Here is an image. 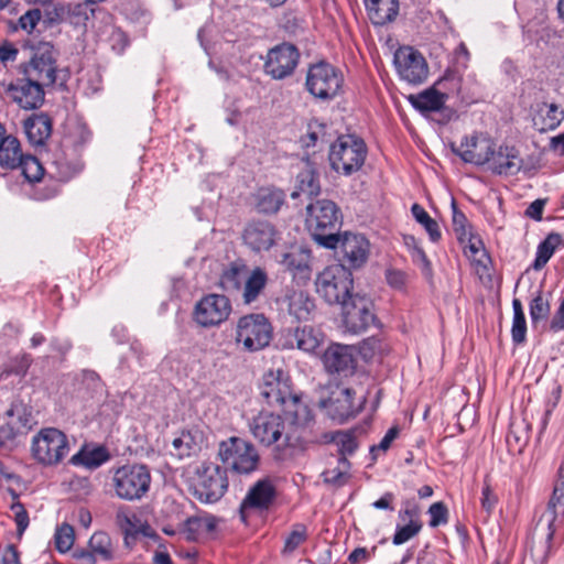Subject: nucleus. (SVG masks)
<instances>
[{
    "label": "nucleus",
    "instance_id": "nucleus-1",
    "mask_svg": "<svg viewBox=\"0 0 564 564\" xmlns=\"http://www.w3.org/2000/svg\"><path fill=\"white\" fill-rule=\"evenodd\" d=\"M283 415L261 411L250 422L252 436L263 446L278 444L281 460L292 459L315 442L314 417L306 403L293 399Z\"/></svg>",
    "mask_w": 564,
    "mask_h": 564
},
{
    "label": "nucleus",
    "instance_id": "nucleus-2",
    "mask_svg": "<svg viewBox=\"0 0 564 564\" xmlns=\"http://www.w3.org/2000/svg\"><path fill=\"white\" fill-rule=\"evenodd\" d=\"M306 227L313 239L328 249H336L339 242L337 229L340 225V210L329 199H318L306 207Z\"/></svg>",
    "mask_w": 564,
    "mask_h": 564
},
{
    "label": "nucleus",
    "instance_id": "nucleus-3",
    "mask_svg": "<svg viewBox=\"0 0 564 564\" xmlns=\"http://www.w3.org/2000/svg\"><path fill=\"white\" fill-rule=\"evenodd\" d=\"M30 452L39 465L55 467L68 456L70 444L63 431L43 427L32 437Z\"/></svg>",
    "mask_w": 564,
    "mask_h": 564
},
{
    "label": "nucleus",
    "instance_id": "nucleus-4",
    "mask_svg": "<svg viewBox=\"0 0 564 564\" xmlns=\"http://www.w3.org/2000/svg\"><path fill=\"white\" fill-rule=\"evenodd\" d=\"M354 278L344 264H332L315 279L316 293L329 305H341L352 294Z\"/></svg>",
    "mask_w": 564,
    "mask_h": 564
},
{
    "label": "nucleus",
    "instance_id": "nucleus-5",
    "mask_svg": "<svg viewBox=\"0 0 564 564\" xmlns=\"http://www.w3.org/2000/svg\"><path fill=\"white\" fill-rule=\"evenodd\" d=\"M366 155L367 148L362 139L344 134L332 144L328 159L334 171L350 175L364 165Z\"/></svg>",
    "mask_w": 564,
    "mask_h": 564
},
{
    "label": "nucleus",
    "instance_id": "nucleus-6",
    "mask_svg": "<svg viewBox=\"0 0 564 564\" xmlns=\"http://www.w3.org/2000/svg\"><path fill=\"white\" fill-rule=\"evenodd\" d=\"M151 474L145 465L127 464L113 471L112 486L118 498L127 501L142 499L150 489Z\"/></svg>",
    "mask_w": 564,
    "mask_h": 564
},
{
    "label": "nucleus",
    "instance_id": "nucleus-7",
    "mask_svg": "<svg viewBox=\"0 0 564 564\" xmlns=\"http://www.w3.org/2000/svg\"><path fill=\"white\" fill-rule=\"evenodd\" d=\"M32 426L31 411L22 403L12 404L0 420V447L9 451L17 448Z\"/></svg>",
    "mask_w": 564,
    "mask_h": 564
},
{
    "label": "nucleus",
    "instance_id": "nucleus-8",
    "mask_svg": "<svg viewBox=\"0 0 564 564\" xmlns=\"http://www.w3.org/2000/svg\"><path fill=\"white\" fill-rule=\"evenodd\" d=\"M218 456L226 468L237 474H250L259 464V454L256 447L240 437H229L219 444Z\"/></svg>",
    "mask_w": 564,
    "mask_h": 564
},
{
    "label": "nucleus",
    "instance_id": "nucleus-9",
    "mask_svg": "<svg viewBox=\"0 0 564 564\" xmlns=\"http://www.w3.org/2000/svg\"><path fill=\"white\" fill-rule=\"evenodd\" d=\"M272 338V327L263 314L240 317L236 326V343L246 351H258L267 347Z\"/></svg>",
    "mask_w": 564,
    "mask_h": 564
},
{
    "label": "nucleus",
    "instance_id": "nucleus-10",
    "mask_svg": "<svg viewBox=\"0 0 564 564\" xmlns=\"http://www.w3.org/2000/svg\"><path fill=\"white\" fill-rule=\"evenodd\" d=\"M356 394L354 389L337 384L332 388L327 398L319 400V406L333 420L343 423L356 416L364 409L366 395L357 397Z\"/></svg>",
    "mask_w": 564,
    "mask_h": 564
},
{
    "label": "nucleus",
    "instance_id": "nucleus-11",
    "mask_svg": "<svg viewBox=\"0 0 564 564\" xmlns=\"http://www.w3.org/2000/svg\"><path fill=\"white\" fill-rule=\"evenodd\" d=\"M228 489L226 468L208 462L197 469L194 495L203 502L218 501Z\"/></svg>",
    "mask_w": 564,
    "mask_h": 564
},
{
    "label": "nucleus",
    "instance_id": "nucleus-12",
    "mask_svg": "<svg viewBox=\"0 0 564 564\" xmlns=\"http://www.w3.org/2000/svg\"><path fill=\"white\" fill-rule=\"evenodd\" d=\"M259 389L261 398L269 406H281L285 411L293 399L304 403L299 395L292 393L290 377L282 369L267 371Z\"/></svg>",
    "mask_w": 564,
    "mask_h": 564
},
{
    "label": "nucleus",
    "instance_id": "nucleus-13",
    "mask_svg": "<svg viewBox=\"0 0 564 564\" xmlns=\"http://www.w3.org/2000/svg\"><path fill=\"white\" fill-rule=\"evenodd\" d=\"M340 307L344 327L351 334L366 332L376 321L372 302L366 296L355 294Z\"/></svg>",
    "mask_w": 564,
    "mask_h": 564
},
{
    "label": "nucleus",
    "instance_id": "nucleus-14",
    "mask_svg": "<svg viewBox=\"0 0 564 564\" xmlns=\"http://www.w3.org/2000/svg\"><path fill=\"white\" fill-rule=\"evenodd\" d=\"M230 313L231 304L227 296L208 294L196 303L193 317L203 327H214L227 321Z\"/></svg>",
    "mask_w": 564,
    "mask_h": 564
},
{
    "label": "nucleus",
    "instance_id": "nucleus-15",
    "mask_svg": "<svg viewBox=\"0 0 564 564\" xmlns=\"http://www.w3.org/2000/svg\"><path fill=\"white\" fill-rule=\"evenodd\" d=\"M278 263L289 272L293 280L306 283L313 272V256L308 248L292 246L276 258Z\"/></svg>",
    "mask_w": 564,
    "mask_h": 564
},
{
    "label": "nucleus",
    "instance_id": "nucleus-16",
    "mask_svg": "<svg viewBox=\"0 0 564 564\" xmlns=\"http://www.w3.org/2000/svg\"><path fill=\"white\" fill-rule=\"evenodd\" d=\"M8 97L20 108L33 110L44 102V90L40 83L29 78H18L6 89Z\"/></svg>",
    "mask_w": 564,
    "mask_h": 564
},
{
    "label": "nucleus",
    "instance_id": "nucleus-17",
    "mask_svg": "<svg viewBox=\"0 0 564 564\" xmlns=\"http://www.w3.org/2000/svg\"><path fill=\"white\" fill-rule=\"evenodd\" d=\"M494 145L495 142L491 138L479 133L465 137L459 147L454 149V152L466 163L484 165L489 162Z\"/></svg>",
    "mask_w": 564,
    "mask_h": 564
},
{
    "label": "nucleus",
    "instance_id": "nucleus-18",
    "mask_svg": "<svg viewBox=\"0 0 564 564\" xmlns=\"http://www.w3.org/2000/svg\"><path fill=\"white\" fill-rule=\"evenodd\" d=\"M325 370L347 377L352 375L356 368L355 348L348 345L332 344L322 356Z\"/></svg>",
    "mask_w": 564,
    "mask_h": 564
},
{
    "label": "nucleus",
    "instance_id": "nucleus-19",
    "mask_svg": "<svg viewBox=\"0 0 564 564\" xmlns=\"http://www.w3.org/2000/svg\"><path fill=\"white\" fill-rule=\"evenodd\" d=\"M276 239L274 226L267 220H252L247 224L242 232V240L252 251L269 250Z\"/></svg>",
    "mask_w": 564,
    "mask_h": 564
},
{
    "label": "nucleus",
    "instance_id": "nucleus-20",
    "mask_svg": "<svg viewBox=\"0 0 564 564\" xmlns=\"http://www.w3.org/2000/svg\"><path fill=\"white\" fill-rule=\"evenodd\" d=\"M337 247L340 249L343 260L351 268H360L367 261L369 242L362 235L345 232L339 236Z\"/></svg>",
    "mask_w": 564,
    "mask_h": 564
},
{
    "label": "nucleus",
    "instance_id": "nucleus-21",
    "mask_svg": "<svg viewBox=\"0 0 564 564\" xmlns=\"http://www.w3.org/2000/svg\"><path fill=\"white\" fill-rule=\"evenodd\" d=\"M343 73H307L306 87L316 98L330 99L340 90Z\"/></svg>",
    "mask_w": 564,
    "mask_h": 564
},
{
    "label": "nucleus",
    "instance_id": "nucleus-22",
    "mask_svg": "<svg viewBox=\"0 0 564 564\" xmlns=\"http://www.w3.org/2000/svg\"><path fill=\"white\" fill-rule=\"evenodd\" d=\"M486 164L492 173L499 175H514L523 165V161L519 155V151L513 147H499L494 145L492 155Z\"/></svg>",
    "mask_w": 564,
    "mask_h": 564
},
{
    "label": "nucleus",
    "instance_id": "nucleus-23",
    "mask_svg": "<svg viewBox=\"0 0 564 564\" xmlns=\"http://www.w3.org/2000/svg\"><path fill=\"white\" fill-rule=\"evenodd\" d=\"M275 497V487L269 478L258 480L241 502V512L248 509H267Z\"/></svg>",
    "mask_w": 564,
    "mask_h": 564
},
{
    "label": "nucleus",
    "instance_id": "nucleus-24",
    "mask_svg": "<svg viewBox=\"0 0 564 564\" xmlns=\"http://www.w3.org/2000/svg\"><path fill=\"white\" fill-rule=\"evenodd\" d=\"M299 58L297 48L290 43H283L268 52L264 65L269 70H294Z\"/></svg>",
    "mask_w": 564,
    "mask_h": 564
},
{
    "label": "nucleus",
    "instance_id": "nucleus-25",
    "mask_svg": "<svg viewBox=\"0 0 564 564\" xmlns=\"http://www.w3.org/2000/svg\"><path fill=\"white\" fill-rule=\"evenodd\" d=\"M447 98V94L438 91L434 86L406 97L411 106L422 115L442 111Z\"/></svg>",
    "mask_w": 564,
    "mask_h": 564
},
{
    "label": "nucleus",
    "instance_id": "nucleus-26",
    "mask_svg": "<svg viewBox=\"0 0 564 564\" xmlns=\"http://www.w3.org/2000/svg\"><path fill=\"white\" fill-rule=\"evenodd\" d=\"M217 521L214 516L198 514L189 517L183 525L181 533L187 541H200L209 536L216 529Z\"/></svg>",
    "mask_w": 564,
    "mask_h": 564
},
{
    "label": "nucleus",
    "instance_id": "nucleus-27",
    "mask_svg": "<svg viewBox=\"0 0 564 564\" xmlns=\"http://www.w3.org/2000/svg\"><path fill=\"white\" fill-rule=\"evenodd\" d=\"M564 119V110L554 102H541L536 105L533 115V126L540 131L553 130Z\"/></svg>",
    "mask_w": 564,
    "mask_h": 564
},
{
    "label": "nucleus",
    "instance_id": "nucleus-28",
    "mask_svg": "<svg viewBox=\"0 0 564 564\" xmlns=\"http://www.w3.org/2000/svg\"><path fill=\"white\" fill-rule=\"evenodd\" d=\"M370 21L376 25H384L393 21L399 13L398 0H365Z\"/></svg>",
    "mask_w": 564,
    "mask_h": 564
},
{
    "label": "nucleus",
    "instance_id": "nucleus-29",
    "mask_svg": "<svg viewBox=\"0 0 564 564\" xmlns=\"http://www.w3.org/2000/svg\"><path fill=\"white\" fill-rule=\"evenodd\" d=\"M116 522L126 534V540L138 535L151 536L152 529L148 523L142 522L138 516L127 508L119 509L116 514Z\"/></svg>",
    "mask_w": 564,
    "mask_h": 564
},
{
    "label": "nucleus",
    "instance_id": "nucleus-30",
    "mask_svg": "<svg viewBox=\"0 0 564 564\" xmlns=\"http://www.w3.org/2000/svg\"><path fill=\"white\" fill-rule=\"evenodd\" d=\"M24 131L32 144L41 145L51 135V119L46 115H34L24 121Z\"/></svg>",
    "mask_w": 564,
    "mask_h": 564
},
{
    "label": "nucleus",
    "instance_id": "nucleus-31",
    "mask_svg": "<svg viewBox=\"0 0 564 564\" xmlns=\"http://www.w3.org/2000/svg\"><path fill=\"white\" fill-rule=\"evenodd\" d=\"M398 70H424L427 68L424 56L412 46H401L393 55Z\"/></svg>",
    "mask_w": 564,
    "mask_h": 564
},
{
    "label": "nucleus",
    "instance_id": "nucleus-32",
    "mask_svg": "<svg viewBox=\"0 0 564 564\" xmlns=\"http://www.w3.org/2000/svg\"><path fill=\"white\" fill-rule=\"evenodd\" d=\"M247 275V264L241 260L234 261L223 271L220 285L228 292L241 291L242 282H245Z\"/></svg>",
    "mask_w": 564,
    "mask_h": 564
},
{
    "label": "nucleus",
    "instance_id": "nucleus-33",
    "mask_svg": "<svg viewBox=\"0 0 564 564\" xmlns=\"http://www.w3.org/2000/svg\"><path fill=\"white\" fill-rule=\"evenodd\" d=\"M319 192L318 174L310 163H306L305 167L296 176V191L291 196L296 198L303 194L313 197L317 196Z\"/></svg>",
    "mask_w": 564,
    "mask_h": 564
},
{
    "label": "nucleus",
    "instance_id": "nucleus-34",
    "mask_svg": "<svg viewBox=\"0 0 564 564\" xmlns=\"http://www.w3.org/2000/svg\"><path fill=\"white\" fill-rule=\"evenodd\" d=\"M267 283L268 275L262 268L257 267L248 273L243 286L241 288L243 303L251 304L254 302L264 290Z\"/></svg>",
    "mask_w": 564,
    "mask_h": 564
},
{
    "label": "nucleus",
    "instance_id": "nucleus-35",
    "mask_svg": "<svg viewBox=\"0 0 564 564\" xmlns=\"http://www.w3.org/2000/svg\"><path fill=\"white\" fill-rule=\"evenodd\" d=\"M293 337L296 347L307 354H315L324 340L323 333L310 325L297 327Z\"/></svg>",
    "mask_w": 564,
    "mask_h": 564
},
{
    "label": "nucleus",
    "instance_id": "nucleus-36",
    "mask_svg": "<svg viewBox=\"0 0 564 564\" xmlns=\"http://www.w3.org/2000/svg\"><path fill=\"white\" fill-rule=\"evenodd\" d=\"M285 200L283 191L273 187L261 188L257 195V209L263 214H275Z\"/></svg>",
    "mask_w": 564,
    "mask_h": 564
},
{
    "label": "nucleus",
    "instance_id": "nucleus-37",
    "mask_svg": "<svg viewBox=\"0 0 564 564\" xmlns=\"http://www.w3.org/2000/svg\"><path fill=\"white\" fill-rule=\"evenodd\" d=\"M109 458L108 451L102 446H98L93 449L79 451L72 456L70 463L73 465H82L88 469H96L108 462Z\"/></svg>",
    "mask_w": 564,
    "mask_h": 564
},
{
    "label": "nucleus",
    "instance_id": "nucleus-38",
    "mask_svg": "<svg viewBox=\"0 0 564 564\" xmlns=\"http://www.w3.org/2000/svg\"><path fill=\"white\" fill-rule=\"evenodd\" d=\"M23 156L19 140L13 135L6 137L0 142V166L17 169L19 160Z\"/></svg>",
    "mask_w": 564,
    "mask_h": 564
},
{
    "label": "nucleus",
    "instance_id": "nucleus-39",
    "mask_svg": "<svg viewBox=\"0 0 564 564\" xmlns=\"http://www.w3.org/2000/svg\"><path fill=\"white\" fill-rule=\"evenodd\" d=\"M561 242L562 236L560 234H549L547 237L542 242H540L536 248L535 259L532 263V268L535 271L543 269Z\"/></svg>",
    "mask_w": 564,
    "mask_h": 564
},
{
    "label": "nucleus",
    "instance_id": "nucleus-40",
    "mask_svg": "<svg viewBox=\"0 0 564 564\" xmlns=\"http://www.w3.org/2000/svg\"><path fill=\"white\" fill-rule=\"evenodd\" d=\"M551 312V303L543 291L540 289L535 292L529 303V314L532 327L536 328L541 323H545Z\"/></svg>",
    "mask_w": 564,
    "mask_h": 564
},
{
    "label": "nucleus",
    "instance_id": "nucleus-41",
    "mask_svg": "<svg viewBox=\"0 0 564 564\" xmlns=\"http://www.w3.org/2000/svg\"><path fill=\"white\" fill-rule=\"evenodd\" d=\"M314 308V300L303 291L294 292L289 297V312L299 321L308 319Z\"/></svg>",
    "mask_w": 564,
    "mask_h": 564
},
{
    "label": "nucleus",
    "instance_id": "nucleus-42",
    "mask_svg": "<svg viewBox=\"0 0 564 564\" xmlns=\"http://www.w3.org/2000/svg\"><path fill=\"white\" fill-rule=\"evenodd\" d=\"M350 462L346 457H339L334 467L323 471L324 481L337 487L344 486L350 478Z\"/></svg>",
    "mask_w": 564,
    "mask_h": 564
},
{
    "label": "nucleus",
    "instance_id": "nucleus-43",
    "mask_svg": "<svg viewBox=\"0 0 564 564\" xmlns=\"http://www.w3.org/2000/svg\"><path fill=\"white\" fill-rule=\"evenodd\" d=\"M512 311L511 338L516 345H521L527 338V321L522 303L519 299H513Z\"/></svg>",
    "mask_w": 564,
    "mask_h": 564
},
{
    "label": "nucleus",
    "instance_id": "nucleus-44",
    "mask_svg": "<svg viewBox=\"0 0 564 564\" xmlns=\"http://www.w3.org/2000/svg\"><path fill=\"white\" fill-rule=\"evenodd\" d=\"M55 51L48 43H41L33 52L31 65L34 70H55Z\"/></svg>",
    "mask_w": 564,
    "mask_h": 564
},
{
    "label": "nucleus",
    "instance_id": "nucleus-45",
    "mask_svg": "<svg viewBox=\"0 0 564 564\" xmlns=\"http://www.w3.org/2000/svg\"><path fill=\"white\" fill-rule=\"evenodd\" d=\"M89 549L94 556L104 561H109L113 557L111 539L106 532H95L89 540Z\"/></svg>",
    "mask_w": 564,
    "mask_h": 564
},
{
    "label": "nucleus",
    "instance_id": "nucleus-46",
    "mask_svg": "<svg viewBox=\"0 0 564 564\" xmlns=\"http://www.w3.org/2000/svg\"><path fill=\"white\" fill-rule=\"evenodd\" d=\"M411 213L415 220L424 227L431 241L437 242L441 239L442 234L436 220L431 218V216L420 204H413L411 207Z\"/></svg>",
    "mask_w": 564,
    "mask_h": 564
},
{
    "label": "nucleus",
    "instance_id": "nucleus-47",
    "mask_svg": "<svg viewBox=\"0 0 564 564\" xmlns=\"http://www.w3.org/2000/svg\"><path fill=\"white\" fill-rule=\"evenodd\" d=\"M18 167L21 170L24 178L30 183L41 181L44 174L42 164L32 155H23L18 162Z\"/></svg>",
    "mask_w": 564,
    "mask_h": 564
},
{
    "label": "nucleus",
    "instance_id": "nucleus-48",
    "mask_svg": "<svg viewBox=\"0 0 564 564\" xmlns=\"http://www.w3.org/2000/svg\"><path fill=\"white\" fill-rule=\"evenodd\" d=\"M452 227L456 235L457 240L460 243H465L466 238L469 237L471 231V226L463 212H460L456 205V202L452 199Z\"/></svg>",
    "mask_w": 564,
    "mask_h": 564
},
{
    "label": "nucleus",
    "instance_id": "nucleus-49",
    "mask_svg": "<svg viewBox=\"0 0 564 564\" xmlns=\"http://www.w3.org/2000/svg\"><path fill=\"white\" fill-rule=\"evenodd\" d=\"M422 529L421 520L409 521L406 524H398L392 538L394 545H401L414 538Z\"/></svg>",
    "mask_w": 564,
    "mask_h": 564
},
{
    "label": "nucleus",
    "instance_id": "nucleus-50",
    "mask_svg": "<svg viewBox=\"0 0 564 564\" xmlns=\"http://www.w3.org/2000/svg\"><path fill=\"white\" fill-rule=\"evenodd\" d=\"M54 539L55 546L61 553L68 552L75 541V532L73 527L67 523H63L56 529Z\"/></svg>",
    "mask_w": 564,
    "mask_h": 564
},
{
    "label": "nucleus",
    "instance_id": "nucleus-51",
    "mask_svg": "<svg viewBox=\"0 0 564 564\" xmlns=\"http://www.w3.org/2000/svg\"><path fill=\"white\" fill-rule=\"evenodd\" d=\"M333 442L337 446L340 457L351 455L358 446L352 432H337L333 436Z\"/></svg>",
    "mask_w": 564,
    "mask_h": 564
},
{
    "label": "nucleus",
    "instance_id": "nucleus-52",
    "mask_svg": "<svg viewBox=\"0 0 564 564\" xmlns=\"http://www.w3.org/2000/svg\"><path fill=\"white\" fill-rule=\"evenodd\" d=\"M324 135H325V126L317 121H312L307 126L306 133L301 137V143L305 148H314L317 145V142Z\"/></svg>",
    "mask_w": 564,
    "mask_h": 564
},
{
    "label": "nucleus",
    "instance_id": "nucleus-53",
    "mask_svg": "<svg viewBox=\"0 0 564 564\" xmlns=\"http://www.w3.org/2000/svg\"><path fill=\"white\" fill-rule=\"evenodd\" d=\"M306 527L304 524H295L285 540L284 551L292 553L306 540Z\"/></svg>",
    "mask_w": 564,
    "mask_h": 564
},
{
    "label": "nucleus",
    "instance_id": "nucleus-54",
    "mask_svg": "<svg viewBox=\"0 0 564 564\" xmlns=\"http://www.w3.org/2000/svg\"><path fill=\"white\" fill-rule=\"evenodd\" d=\"M10 511L12 512V518L17 524L18 534L22 535L30 523L29 513L20 501H14L10 506Z\"/></svg>",
    "mask_w": 564,
    "mask_h": 564
},
{
    "label": "nucleus",
    "instance_id": "nucleus-55",
    "mask_svg": "<svg viewBox=\"0 0 564 564\" xmlns=\"http://www.w3.org/2000/svg\"><path fill=\"white\" fill-rule=\"evenodd\" d=\"M465 253L471 258L475 261L480 262L481 260L478 258V256L485 257V248L484 242L480 238L475 236L473 232L469 235L468 238H466L465 241Z\"/></svg>",
    "mask_w": 564,
    "mask_h": 564
},
{
    "label": "nucleus",
    "instance_id": "nucleus-56",
    "mask_svg": "<svg viewBox=\"0 0 564 564\" xmlns=\"http://www.w3.org/2000/svg\"><path fill=\"white\" fill-rule=\"evenodd\" d=\"M41 18L42 13L40 9H30L20 17L18 26L30 34L35 29Z\"/></svg>",
    "mask_w": 564,
    "mask_h": 564
},
{
    "label": "nucleus",
    "instance_id": "nucleus-57",
    "mask_svg": "<svg viewBox=\"0 0 564 564\" xmlns=\"http://www.w3.org/2000/svg\"><path fill=\"white\" fill-rule=\"evenodd\" d=\"M429 514L431 517L429 524L432 528H436L447 522L448 511L443 502H434L431 505L429 508Z\"/></svg>",
    "mask_w": 564,
    "mask_h": 564
},
{
    "label": "nucleus",
    "instance_id": "nucleus-58",
    "mask_svg": "<svg viewBox=\"0 0 564 564\" xmlns=\"http://www.w3.org/2000/svg\"><path fill=\"white\" fill-rule=\"evenodd\" d=\"M497 502L498 498L495 495L491 486L487 481H485L484 487L481 489L480 505L482 510L487 513V516H490L492 513Z\"/></svg>",
    "mask_w": 564,
    "mask_h": 564
},
{
    "label": "nucleus",
    "instance_id": "nucleus-59",
    "mask_svg": "<svg viewBox=\"0 0 564 564\" xmlns=\"http://www.w3.org/2000/svg\"><path fill=\"white\" fill-rule=\"evenodd\" d=\"M387 283L395 290H404L408 283V274L399 269H388L386 271Z\"/></svg>",
    "mask_w": 564,
    "mask_h": 564
},
{
    "label": "nucleus",
    "instance_id": "nucleus-60",
    "mask_svg": "<svg viewBox=\"0 0 564 564\" xmlns=\"http://www.w3.org/2000/svg\"><path fill=\"white\" fill-rule=\"evenodd\" d=\"M544 329L554 334L564 330V297L551 317L550 323L544 325Z\"/></svg>",
    "mask_w": 564,
    "mask_h": 564
},
{
    "label": "nucleus",
    "instance_id": "nucleus-61",
    "mask_svg": "<svg viewBox=\"0 0 564 564\" xmlns=\"http://www.w3.org/2000/svg\"><path fill=\"white\" fill-rule=\"evenodd\" d=\"M377 551V546H372L370 550L366 547H356L348 556L350 564H360L369 561Z\"/></svg>",
    "mask_w": 564,
    "mask_h": 564
},
{
    "label": "nucleus",
    "instance_id": "nucleus-62",
    "mask_svg": "<svg viewBox=\"0 0 564 564\" xmlns=\"http://www.w3.org/2000/svg\"><path fill=\"white\" fill-rule=\"evenodd\" d=\"M19 50L9 42H4L0 45V62L3 67H8L10 63L18 58Z\"/></svg>",
    "mask_w": 564,
    "mask_h": 564
},
{
    "label": "nucleus",
    "instance_id": "nucleus-63",
    "mask_svg": "<svg viewBox=\"0 0 564 564\" xmlns=\"http://www.w3.org/2000/svg\"><path fill=\"white\" fill-rule=\"evenodd\" d=\"M469 53L465 44H459L454 52L453 66L455 68H466L468 66Z\"/></svg>",
    "mask_w": 564,
    "mask_h": 564
},
{
    "label": "nucleus",
    "instance_id": "nucleus-64",
    "mask_svg": "<svg viewBox=\"0 0 564 564\" xmlns=\"http://www.w3.org/2000/svg\"><path fill=\"white\" fill-rule=\"evenodd\" d=\"M0 564H21L19 552L13 544L6 546Z\"/></svg>",
    "mask_w": 564,
    "mask_h": 564
}]
</instances>
